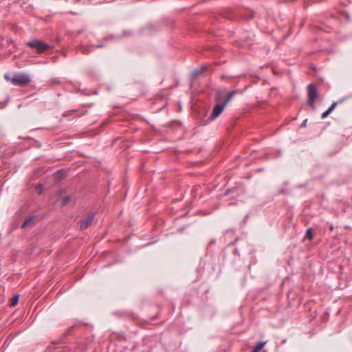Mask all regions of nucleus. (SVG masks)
I'll return each instance as SVG.
<instances>
[{
	"label": "nucleus",
	"instance_id": "12",
	"mask_svg": "<svg viewBox=\"0 0 352 352\" xmlns=\"http://www.w3.org/2000/svg\"><path fill=\"white\" fill-rule=\"evenodd\" d=\"M305 236L309 239V240H311L313 239V233L311 228H308L306 231Z\"/></svg>",
	"mask_w": 352,
	"mask_h": 352
},
{
	"label": "nucleus",
	"instance_id": "1",
	"mask_svg": "<svg viewBox=\"0 0 352 352\" xmlns=\"http://www.w3.org/2000/svg\"><path fill=\"white\" fill-rule=\"evenodd\" d=\"M4 78L7 81L11 82L15 86H25L31 81L30 76L25 74H15L12 76L6 74Z\"/></svg>",
	"mask_w": 352,
	"mask_h": 352
},
{
	"label": "nucleus",
	"instance_id": "8",
	"mask_svg": "<svg viewBox=\"0 0 352 352\" xmlns=\"http://www.w3.org/2000/svg\"><path fill=\"white\" fill-rule=\"evenodd\" d=\"M207 69V66L204 65V66H202L201 67L199 68V69H195L192 73V77L193 78H197V76H199L204 71L206 70Z\"/></svg>",
	"mask_w": 352,
	"mask_h": 352
},
{
	"label": "nucleus",
	"instance_id": "17",
	"mask_svg": "<svg viewBox=\"0 0 352 352\" xmlns=\"http://www.w3.org/2000/svg\"><path fill=\"white\" fill-rule=\"evenodd\" d=\"M307 119L304 120L302 121V122L301 123L300 126H301V127H304V126H306V124H307Z\"/></svg>",
	"mask_w": 352,
	"mask_h": 352
},
{
	"label": "nucleus",
	"instance_id": "4",
	"mask_svg": "<svg viewBox=\"0 0 352 352\" xmlns=\"http://www.w3.org/2000/svg\"><path fill=\"white\" fill-rule=\"evenodd\" d=\"M95 217L94 213H89L85 219L80 220L78 222V226L80 230H84L87 229L93 222Z\"/></svg>",
	"mask_w": 352,
	"mask_h": 352
},
{
	"label": "nucleus",
	"instance_id": "5",
	"mask_svg": "<svg viewBox=\"0 0 352 352\" xmlns=\"http://www.w3.org/2000/svg\"><path fill=\"white\" fill-rule=\"evenodd\" d=\"M226 106V104L223 102L221 104H216L213 107L212 112L210 115V119L214 120L217 118L222 113Z\"/></svg>",
	"mask_w": 352,
	"mask_h": 352
},
{
	"label": "nucleus",
	"instance_id": "9",
	"mask_svg": "<svg viewBox=\"0 0 352 352\" xmlns=\"http://www.w3.org/2000/svg\"><path fill=\"white\" fill-rule=\"evenodd\" d=\"M265 342L260 341L257 342L256 345L254 347L251 352H259L265 346Z\"/></svg>",
	"mask_w": 352,
	"mask_h": 352
},
{
	"label": "nucleus",
	"instance_id": "3",
	"mask_svg": "<svg viewBox=\"0 0 352 352\" xmlns=\"http://www.w3.org/2000/svg\"><path fill=\"white\" fill-rule=\"evenodd\" d=\"M26 45L34 49H36L37 52L43 53L51 48V46L42 41L34 39L26 43Z\"/></svg>",
	"mask_w": 352,
	"mask_h": 352
},
{
	"label": "nucleus",
	"instance_id": "11",
	"mask_svg": "<svg viewBox=\"0 0 352 352\" xmlns=\"http://www.w3.org/2000/svg\"><path fill=\"white\" fill-rule=\"evenodd\" d=\"M93 47H92V45L91 47L83 46L82 47V52L84 54H88L91 51V48Z\"/></svg>",
	"mask_w": 352,
	"mask_h": 352
},
{
	"label": "nucleus",
	"instance_id": "19",
	"mask_svg": "<svg viewBox=\"0 0 352 352\" xmlns=\"http://www.w3.org/2000/svg\"><path fill=\"white\" fill-rule=\"evenodd\" d=\"M67 114L66 113H63V116H66Z\"/></svg>",
	"mask_w": 352,
	"mask_h": 352
},
{
	"label": "nucleus",
	"instance_id": "16",
	"mask_svg": "<svg viewBox=\"0 0 352 352\" xmlns=\"http://www.w3.org/2000/svg\"><path fill=\"white\" fill-rule=\"evenodd\" d=\"M36 190L38 193H41L42 192L43 188L41 185H37L36 188Z\"/></svg>",
	"mask_w": 352,
	"mask_h": 352
},
{
	"label": "nucleus",
	"instance_id": "14",
	"mask_svg": "<svg viewBox=\"0 0 352 352\" xmlns=\"http://www.w3.org/2000/svg\"><path fill=\"white\" fill-rule=\"evenodd\" d=\"M69 200V197H63L62 201H61L60 206H65L68 203Z\"/></svg>",
	"mask_w": 352,
	"mask_h": 352
},
{
	"label": "nucleus",
	"instance_id": "13",
	"mask_svg": "<svg viewBox=\"0 0 352 352\" xmlns=\"http://www.w3.org/2000/svg\"><path fill=\"white\" fill-rule=\"evenodd\" d=\"M19 300V295H15L12 297V301H11V306H15Z\"/></svg>",
	"mask_w": 352,
	"mask_h": 352
},
{
	"label": "nucleus",
	"instance_id": "15",
	"mask_svg": "<svg viewBox=\"0 0 352 352\" xmlns=\"http://www.w3.org/2000/svg\"><path fill=\"white\" fill-rule=\"evenodd\" d=\"M92 47H94L95 48H101V47H104V45L103 43H100L98 45H92Z\"/></svg>",
	"mask_w": 352,
	"mask_h": 352
},
{
	"label": "nucleus",
	"instance_id": "6",
	"mask_svg": "<svg viewBox=\"0 0 352 352\" xmlns=\"http://www.w3.org/2000/svg\"><path fill=\"white\" fill-rule=\"evenodd\" d=\"M36 224L35 217L34 215H31L25 219L23 224L21 225V228H25L29 226H33Z\"/></svg>",
	"mask_w": 352,
	"mask_h": 352
},
{
	"label": "nucleus",
	"instance_id": "10",
	"mask_svg": "<svg viewBox=\"0 0 352 352\" xmlns=\"http://www.w3.org/2000/svg\"><path fill=\"white\" fill-rule=\"evenodd\" d=\"M235 94H236V91H230L228 94L227 97L224 100L223 103L227 104L232 99V98L234 96Z\"/></svg>",
	"mask_w": 352,
	"mask_h": 352
},
{
	"label": "nucleus",
	"instance_id": "2",
	"mask_svg": "<svg viewBox=\"0 0 352 352\" xmlns=\"http://www.w3.org/2000/svg\"><path fill=\"white\" fill-rule=\"evenodd\" d=\"M307 104L311 109V110H315L316 106V100L318 97V92L317 87L315 84H309L307 86Z\"/></svg>",
	"mask_w": 352,
	"mask_h": 352
},
{
	"label": "nucleus",
	"instance_id": "7",
	"mask_svg": "<svg viewBox=\"0 0 352 352\" xmlns=\"http://www.w3.org/2000/svg\"><path fill=\"white\" fill-rule=\"evenodd\" d=\"M338 103L339 102H333L328 108V109H327L322 113L321 118L322 119L327 118L334 110V109L336 108Z\"/></svg>",
	"mask_w": 352,
	"mask_h": 352
},
{
	"label": "nucleus",
	"instance_id": "18",
	"mask_svg": "<svg viewBox=\"0 0 352 352\" xmlns=\"http://www.w3.org/2000/svg\"><path fill=\"white\" fill-rule=\"evenodd\" d=\"M53 82H54V83H55V84H58V83L60 82V81H59L58 79H54V80H53Z\"/></svg>",
	"mask_w": 352,
	"mask_h": 352
}]
</instances>
